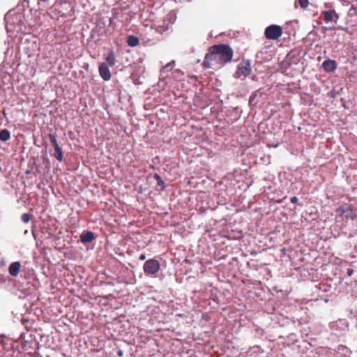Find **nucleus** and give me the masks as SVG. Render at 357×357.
I'll return each mask as SVG.
<instances>
[{
  "mask_svg": "<svg viewBox=\"0 0 357 357\" xmlns=\"http://www.w3.org/2000/svg\"><path fill=\"white\" fill-rule=\"evenodd\" d=\"M232 57L233 50L228 45H214L208 49L202 66L205 69L211 68L218 70L229 62Z\"/></svg>",
  "mask_w": 357,
  "mask_h": 357,
  "instance_id": "obj_1",
  "label": "nucleus"
},
{
  "mask_svg": "<svg viewBox=\"0 0 357 357\" xmlns=\"http://www.w3.org/2000/svg\"><path fill=\"white\" fill-rule=\"evenodd\" d=\"M336 213L343 220H354L357 217V212L355 208L349 204H344L336 209Z\"/></svg>",
  "mask_w": 357,
  "mask_h": 357,
  "instance_id": "obj_2",
  "label": "nucleus"
},
{
  "mask_svg": "<svg viewBox=\"0 0 357 357\" xmlns=\"http://www.w3.org/2000/svg\"><path fill=\"white\" fill-rule=\"evenodd\" d=\"M282 27L276 24L268 26L264 30V36L268 40H277L282 36Z\"/></svg>",
  "mask_w": 357,
  "mask_h": 357,
  "instance_id": "obj_3",
  "label": "nucleus"
},
{
  "mask_svg": "<svg viewBox=\"0 0 357 357\" xmlns=\"http://www.w3.org/2000/svg\"><path fill=\"white\" fill-rule=\"evenodd\" d=\"M160 268L159 261L155 259L147 260L143 266L144 271L147 275H153L156 274Z\"/></svg>",
  "mask_w": 357,
  "mask_h": 357,
  "instance_id": "obj_4",
  "label": "nucleus"
},
{
  "mask_svg": "<svg viewBox=\"0 0 357 357\" xmlns=\"http://www.w3.org/2000/svg\"><path fill=\"white\" fill-rule=\"evenodd\" d=\"M299 54V51L292 50L287 55L286 59L289 66L297 64L300 61Z\"/></svg>",
  "mask_w": 357,
  "mask_h": 357,
  "instance_id": "obj_5",
  "label": "nucleus"
},
{
  "mask_svg": "<svg viewBox=\"0 0 357 357\" xmlns=\"http://www.w3.org/2000/svg\"><path fill=\"white\" fill-rule=\"evenodd\" d=\"M98 71L100 77L105 80L108 81L111 79V73L109 70L108 66L105 63H102L98 67Z\"/></svg>",
  "mask_w": 357,
  "mask_h": 357,
  "instance_id": "obj_6",
  "label": "nucleus"
},
{
  "mask_svg": "<svg viewBox=\"0 0 357 357\" xmlns=\"http://www.w3.org/2000/svg\"><path fill=\"white\" fill-rule=\"evenodd\" d=\"M324 70L327 73H332L337 68V63L335 60L327 59L322 63Z\"/></svg>",
  "mask_w": 357,
  "mask_h": 357,
  "instance_id": "obj_7",
  "label": "nucleus"
},
{
  "mask_svg": "<svg viewBox=\"0 0 357 357\" xmlns=\"http://www.w3.org/2000/svg\"><path fill=\"white\" fill-rule=\"evenodd\" d=\"M21 269V264L20 261H15L10 264L8 267V273L13 277H17Z\"/></svg>",
  "mask_w": 357,
  "mask_h": 357,
  "instance_id": "obj_8",
  "label": "nucleus"
},
{
  "mask_svg": "<svg viewBox=\"0 0 357 357\" xmlns=\"http://www.w3.org/2000/svg\"><path fill=\"white\" fill-rule=\"evenodd\" d=\"M322 15L326 22L334 21L336 23L339 18L338 15L335 13L334 10L324 11L322 13Z\"/></svg>",
  "mask_w": 357,
  "mask_h": 357,
  "instance_id": "obj_9",
  "label": "nucleus"
},
{
  "mask_svg": "<svg viewBox=\"0 0 357 357\" xmlns=\"http://www.w3.org/2000/svg\"><path fill=\"white\" fill-rule=\"evenodd\" d=\"M95 239V235L92 231H84L80 235V241L85 244L91 243Z\"/></svg>",
  "mask_w": 357,
  "mask_h": 357,
  "instance_id": "obj_10",
  "label": "nucleus"
},
{
  "mask_svg": "<svg viewBox=\"0 0 357 357\" xmlns=\"http://www.w3.org/2000/svg\"><path fill=\"white\" fill-rule=\"evenodd\" d=\"M107 65L109 66H113L116 63V56L113 50H110L105 57Z\"/></svg>",
  "mask_w": 357,
  "mask_h": 357,
  "instance_id": "obj_11",
  "label": "nucleus"
},
{
  "mask_svg": "<svg viewBox=\"0 0 357 357\" xmlns=\"http://www.w3.org/2000/svg\"><path fill=\"white\" fill-rule=\"evenodd\" d=\"M274 320L277 321L281 326H284L290 324L291 321L287 317H284L283 316H278L277 317L275 315V317L273 318Z\"/></svg>",
  "mask_w": 357,
  "mask_h": 357,
  "instance_id": "obj_12",
  "label": "nucleus"
},
{
  "mask_svg": "<svg viewBox=\"0 0 357 357\" xmlns=\"http://www.w3.org/2000/svg\"><path fill=\"white\" fill-rule=\"evenodd\" d=\"M139 41L137 37L135 36H129L127 38L128 45L130 47H135L139 44Z\"/></svg>",
  "mask_w": 357,
  "mask_h": 357,
  "instance_id": "obj_13",
  "label": "nucleus"
},
{
  "mask_svg": "<svg viewBox=\"0 0 357 357\" xmlns=\"http://www.w3.org/2000/svg\"><path fill=\"white\" fill-rule=\"evenodd\" d=\"M10 137V132L7 129H3L0 131V140L2 142L8 141Z\"/></svg>",
  "mask_w": 357,
  "mask_h": 357,
  "instance_id": "obj_14",
  "label": "nucleus"
},
{
  "mask_svg": "<svg viewBox=\"0 0 357 357\" xmlns=\"http://www.w3.org/2000/svg\"><path fill=\"white\" fill-rule=\"evenodd\" d=\"M236 77L240 78L241 76H245V66L242 63L239 65L236 72Z\"/></svg>",
  "mask_w": 357,
  "mask_h": 357,
  "instance_id": "obj_15",
  "label": "nucleus"
},
{
  "mask_svg": "<svg viewBox=\"0 0 357 357\" xmlns=\"http://www.w3.org/2000/svg\"><path fill=\"white\" fill-rule=\"evenodd\" d=\"M49 138H50L51 144L52 145V146L54 147V149L60 147L59 144L57 143V140H56L55 135L50 134Z\"/></svg>",
  "mask_w": 357,
  "mask_h": 357,
  "instance_id": "obj_16",
  "label": "nucleus"
},
{
  "mask_svg": "<svg viewBox=\"0 0 357 357\" xmlns=\"http://www.w3.org/2000/svg\"><path fill=\"white\" fill-rule=\"evenodd\" d=\"M55 153L53 155L59 161L61 162L63 160V151L61 148L59 147L58 149H54Z\"/></svg>",
  "mask_w": 357,
  "mask_h": 357,
  "instance_id": "obj_17",
  "label": "nucleus"
},
{
  "mask_svg": "<svg viewBox=\"0 0 357 357\" xmlns=\"http://www.w3.org/2000/svg\"><path fill=\"white\" fill-rule=\"evenodd\" d=\"M174 61H172L171 62L166 64L165 66L162 67L161 69V73H165L166 70L169 71L171 70L173 68V66L174 64Z\"/></svg>",
  "mask_w": 357,
  "mask_h": 357,
  "instance_id": "obj_18",
  "label": "nucleus"
},
{
  "mask_svg": "<svg viewBox=\"0 0 357 357\" xmlns=\"http://www.w3.org/2000/svg\"><path fill=\"white\" fill-rule=\"evenodd\" d=\"M21 218L24 223H28L30 221L31 215L29 213H24L22 214Z\"/></svg>",
  "mask_w": 357,
  "mask_h": 357,
  "instance_id": "obj_19",
  "label": "nucleus"
},
{
  "mask_svg": "<svg viewBox=\"0 0 357 357\" xmlns=\"http://www.w3.org/2000/svg\"><path fill=\"white\" fill-rule=\"evenodd\" d=\"M153 177L157 181L158 185H162L164 184L163 181L162 180L161 177L158 174H155Z\"/></svg>",
  "mask_w": 357,
  "mask_h": 357,
  "instance_id": "obj_20",
  "label": "nucleus"
},
{
  "mask_svg": "<svg viewBox=\"0 0 357 357\" xmlns=\"http://www.w3.org/2000/svg\"><path fill=\"white\" fill-rule=\"evenodd\" d=\"M300 6L302 8H306L308 6V0H298Z\"/></svg>",
  "mask_w": 357,
  "mask_h": 357,
  "instance_id": "obj_21",
  "label": "nucleus"
},
{
  "mask_svg": "<svg viewBox=\"0 0 357 357\" xmlns=\"http://www.w3.org/2000/svg\"><path fill=\"white\" fill-rule=\"evenodd\" d=\"M0 357H6L5 347L3 343L0 342Z\"/></svg>",
  "mask_w": 357,
  "mask_h": 357,
  "instance_id": "obj_22",
  "label": "nucleus"
},
{
  "mask_svg": "<svg viewBox=\"0 0 357 357\" xmlns=\"http://www.w3.org/2000/svg\"><path fill=\"white\" fill-rule=\"evenodd\" d=\"M255 96H256V93H252V94L250 96V98H249V105H252V101H253V100H254V99L255 98Z\"/></svg>",
  "mask_w": 357,
  "mask_h": 357,
  "instance_id": "obj_23",
  "label": "nucleus"
},
{
  "mask_svg": "<svg viewBox=\"0 0 357 357\" xmlns=\"http://www.w3.org/2000/svg\"><path fill=\"white\" fill-rule=\"evenodd\" d=\"M339 324H344V323H342V321H340L339 322H335V323L332 324V325H331L332 328L333 330H335V328L338 326Z\"/></svg>",
  "mask_w": 357,
  "mask_h": 357,
  "instance_id": "obj_24",
  "label": "nucleus"
},
{
  "mask_svg": "<svg viewBox=\"0 0 357 357\" xmlns=\"http://www.w3.org/2000/svg\"><path fill=\"white\" fill-rule=\"evenodd\" d=\"M290 201L292 204H296L298 201V199L296 197H292Z\"/></svg>",
  "mask_w": 357,
  "mask_h": 357,
  "instance_id": "obj_25",
  "label": "nucleus"
},
{
  "mask_svg": "<svg viewBox=\"0 0 357 357\" xmlns=\"http://www.w3.org/2000/svg\"><path fill=\"white\" fill-rule=\"evenodd\" d=\"M353 273H354V270L353 269H351V268H348L347 269V275L349 276H351Z\"/></svg>",
  "mask_w": 357,
  "mask_h": 357,
  "instance_id": "obj_26",
  "label": "nucleus"
},
{
  "mask_svg": "<svg viewBox=\"0 0 357 357\" xmlns=\"http://www.w3.org/2000/svg\"><path fill=\"white\" fill-rule=\"evenodd\" d=\"M250 66V63L249 62L247 61V68H246V70H247V75H248L250 73V70L251 69L250 68H248V66Z\"/></svg>",
  "mask_w": 357,
  "mask_h": 357,
  "instance_id": "obj_27",
  "label": "nucleus"
},
{
  "mask_svg": "<svg viewBox=\"0 0 357 357\" xmlns=\"http://www.w3.org/2000/svg\"><path fill=\"white\" fill-rule=\"evenodd\" d=\"M145 259H146V255H144V254L140 255V256L139 257V259L141 260V261H143Z\"/></svg>",
  "mask_w": 357,
  "mask_h": 357,
  "instance_id": "obj_28",
  "label": "nucleus"
},
{
  "mask_svg": "<svg viewBox=\"0 0 357 357\" xmlns=\"http://www.w3.org/2000/svg\"><path fill=\"white\" fill-rule=\"evenodd\" d=\"M340 1L343 2V3H351V0H340Z\"/></svg>",
  "mask_w": 357,
  "mask_h": 357,
  "instance_id": "obj_29",
  "label": "nucleus"
}]
</instances>
